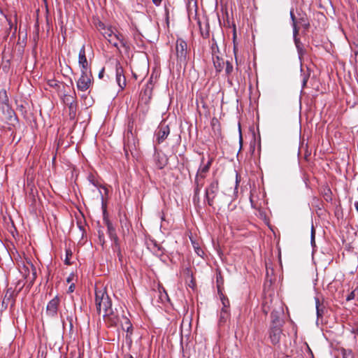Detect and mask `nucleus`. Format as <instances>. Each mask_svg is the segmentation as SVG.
Masks as SVG:
<instances>
[{
	"instance_id": "1",
	"label": "nucleus",
	"mask_w": 358,
	"mask_h": 358,
	"mask_svg": "<svg viewBox=\"0 0 358 358\" xmlns=\"http://www.w3.org/2000/svg\"><path fill=\"white\" fill-rule=\"evenodd\" d=\"M95 305L99 315L106 317L112 313L111 301L105 289H95Z\"/></svg>"
},
{
	"instance_id": "2",
	"label": "nucleus",
	"mask_w": 358,
	"mask_h": 358,
	"mask_svg": "<svg viewBox=\"0 0 358 358\" xmlns=\"http://www.w3.org/2000/svg\"><path fill=\"white\" fill-rule=\"evenodd\" d=\"M5 97L1 99V108L3 110L4 119L8 122L9 125H14L17 122V117L14 110L8 104V98L4 92Z\"/></svg>"
},
{
	"instance_id": "3",
	"label": "nucleus",
	"mask_w": 358,
	"mask_h": 358,
	"mask_svg": "<svg viewBox=\"0 0 358 358\" xmlns=\"http://www.w3.org/2000/svg\"><path fill=\"white\" fill-rule=\"evenodd\" d=\"M176 54L177 61L180 64H185L187 60V43L181 39L178 38L176 43Z\"/></svg>"
},
{
	"instance_id": "4",
	"label": "nucleus",
	"mask_w": 358,
	"mask_h": 358,
	"mask_svg": "<svg viewBox=\"0 0 358 358\" xmlns=\"http://www.w3.org/2000/svg\"><path fill=\"white\" fill-rule=\"evenodd\" d=\"M20 271L25 278L31 282L34 281L36 278V269L29 260L26 259V262H24L22 266L20 268Z\"/></svg>"
},
{
	"instance_id": "5",
	"label": "nucleus",
	"mask_w": 358,
	"mask_h": 358,
	"mask_svg": "<svg viewBox=\"0 0 358 358\" xmlns=\"http://www.w3.org/2000/svg\"><path fill=\"white\" fill-rule=\"evenodd\" d=\"M219 190V184L217 180L210 182L209 186L206 189V198L209 206H212L214 203V199Z\"/></svg>"
},
{
	"instance_id": "6",
	"label": "nucleus",
	"mask_w": 358,
	"mask_h": 358,
	"mask_svg": "<svg viewBox=\"0 0 358 358\" xmlns=\"http://www.w3.org/2000/svg\"><path fill=\"white\" fill-rule=\"evenodd\" d=\"M91 72H81V76L77 82V87L79 90L85 92L91 85Z\"/></svg>"
},
{
	"instance_id": "7",
	"label": "nucleus",
	"mask_w": 358,
	"mask_h": 358,
	"mask_svg": "<svg viewBox=\"0 0 358 358\" xmlns=\"http://www.w3.org/2000/svg\"><path fill=\"white\" fill-rule=\"evenodd\" d=\"M109 43L119 49L118 43H120L121 45L126 48L129 49V46L128 44L127 41L124 38L122 34L117 33L113 34L110 38H109L108 40Z\"/></svg>"
},
{
	"instance_id": "8",
	"label": "nucleus",
	"mask_w": 358,
	"mask_h": 358,
	"mask_svg": "<svg viewBox=\"0 0 358 358\" xmlns=\"http://www.w3.org/2000/svg\"><path fill=\"white\" fill-rule=\"evenodd\" d=\"M59 301V298L56 296L48 302L46 307V314L48 316L50 317H57Z\"/></svg>"
},
{
	"instance_id": "9",
	"label": "nucleus",
	"mask_w": 358,
	"mask_h": 358,
	"mask_svg": "<svg viewBox=\"0 0 358 358\" xmlns=\"http://www.w3.org/2000/svg\"><path fill=\"white\" fill-rule=\"evenodd\" d=\"M78 64L81 67V72H91L90 67L86 57L85 45H83L80 50L78 55Z\"/></svg>"
},
{
	"instance_id": "10",
	"label": "nucleus",
	"mask_w": 358,
	"mask_h": 358,
	"mask_svg": "<svg viewBox=\"0 0 358 358\" xmlns=\"http://www.w3.org/2000/svg\"><path fill=\"white\" fill-rule=\"evenodd\" d=\"M115 71H116V80H117V85H119V87L121 89H124V87L126 86V78L124 75L123 69L119 63H117V64H116Z\"/></svg>"
},
{
	"instance_id": "11",
	"label": "nucleus",
	"mask_w": 358,
	"mask_h": 358,
	"mask_svg": "<svg viewBox=\"0 0 358 358\" xmlns=\"http://www.w3.org/2000/svg\"><path fill=\"white\" fill-rule=\"evenodd\" d=\"M170 133V129L168 125H161L158 128L157 132V141L159 144L162 143L169 136Z\"/></svg>"
},
{
	"instance_id": "12",
	"label": "nucleus",
	"mask_w": 358,
	"mask_h": 358,
	"mask_svg": "<svg viewBox=\"0 0 358 358\" xmlns=\"http://www.w3.org/2000/svg\"><path fill=\"white\" fill-rule=\"evenodd\" d=\"M96 27L97 29L99 31V32L103 35V36L107 40L109 38H110L113 34H114V32L112 30L111 27H106L101 21L98 22V23L96 24Z\"/></svg>"
},
{
	"instance_id": "13",
	"label": "nucleus",
	"mask_w": 358,
	"mask_h": 358,
	"mask_svg": "<svg viewBox=\"0 0 358 358\" xmlns=\"http://www.w3.org/2000/svg\"><path fill=\"white\" fill-rule=\"evenodd\" d=\"M212 162H213V159H210L208 161L206 164H205L203 166H201L197 171L196 178H198L202 180H204L205 178H206V173L208 172V171L210 168V166L212 164Z\"/></svg>"
},
{
	"instance_id": "14",
	"label": "nucleus",
	"mask_w": 358,
	"mask_h": 358,
	"mask_svg": "<svg viewBox=\"0 0 358 358\" xmlns=\"http://www.w3.org/2000/svg\"><path fill=\"white\" fill-rule=\"evenodd\" d=\"M281 336V330L279 328L274 327L271 329L270 339L273 345H276L280 342Z\"/></svg>"
},
{
	"instance_id": "15",
	"label": "nucleus",
	"mask_w": 358,
	"mask_h": 358,
	"mask_svg": "<svg viewBox=\"0 0 358 358\" xmlns=\"http://www.w3.org/2000/svg\"><path fill=\"white\" fill-rule=\"evenodd\" d=\"M13 296L14 290H13L11 288L8 289L5 294L3 301L1 303V306H3L4 304H6L7 306L8 305L10 304V306H13L14 304Z\"/></svg>"
},
{
	"instance_id": "16",
	"label": "nucleus",
	"mask_w": 358,
	"mask_h": 358,
	"mask_svg": "<svg viewBox=\"0 0 358 358\" xmlns=\"http://www.w3.org/2000/svg\"><path fill=\"white\" fill-rule=\"evenodd\" d=\"M75 101H76V96L74 95L71 94H64L63 98V102L68 105L69 107L70 110H73L75 108Z\"/></svg>"
},
{
	"instance_id": "17",
	"label": "nucleus",
	"mask_w": 358,
	"mask_h": 358,
	"mask_svg": "<svg viewBox=\"0 0 358 358\" xmlns=\"http://www.w3.org/2000/svg\"><path fill=\"white\" fill-rule=\"evenodd\" d=\"M204 181L201 180L200 178H195V189H194V201H199V194L200 192V190L201 189L202 187L203 186Z\"/></svg>"
},
{
	"instance_id": "18",
	"label": "nucleus",
	"mask_w": 358,
	"mask_h": 358,
	"mask_svg": "<svg viewBox=\"0 0 358 358\" xmlns=\"http://www.w3.org/2000/svg\"><path fill=\"white\" fill-rule=\"evenodd\" d=\"M122 328L123 330L127 331L126 337L128 338L132 334V324L127 317H124L122 322Z\"/></svg>"
},
{
	"instance_id": "19",
	"label": "nucleus",
	"mask_w": 358,
	"mask_h": 358,
	"mask_svg": "<svg viewBox=\"0 0 358 358\" xmlns=\"http://www.w3.org/2000/svg\"><path fill=\"white\" fill-rule=\"evenodd\" d=\"M155 158L156 161V165L159 169H163L166 166L167 159L164 157L161 156L159 152L155 153Z\"/></svg>"
},
{
	"instance_id": "20",
	"label": "nucleus",
	"mask_w": 358,
	"mask_h": 358,
	"mask_svg": "<svg viewBox=\"0 0 358 358\" xmlns=\"http://www.w3.org/2000/svg\"><path fill=\"white\" fill-rule=\"evenodd\" d=\"M214 66L217 72H220L224 65V61L223 59L220 58L218 56L213 57Z\"/></svg>"
},
{
	"instance_id": "21",
	"label": "nucleus",
	"mask_w": 358,
	"mask_h": 358,
	"mask_svg": "<svg viewBox=\"0 0 358 358\" xmlns=\"http://www.w3.org/2000/svg\"><path fill=\"white\" fill-rule=\"evenodd\" d=\"M106 224H107V229H108V235H109L110 238L112 240H113L115 242H117L118 240V238L117 236L114 227L109 221H107Z\"/></svg>"
},
{
	"instance_id": "22",
	"label": "nucleus",
	"mask_w": 358,
	"mask_h": 358,
	"mask_svg": "<svg viewBox=\"0 0 358 358\" xmlns=\"http://www.w3.org/2000/svg\"><path fill=\"white\" fill-rule=\"evenodd\" d=\"M230 313L229 309H225V308H222L220 315L219 322L225 323L228 318L229 317Z\"/></svg>"
},
{
	"instance_id": "23",
	"label": "nucleus",
	"mask_w": 358,
	"mask_h": 358,
	"mask_svg": "<svg viewBox=\"0 0 358 358\" xmlns=\"http://www.w3.org/2000/svg\"><path fill=\"white\" fill-rule=\"evenodd\" d=\"M315 305L317 317H320L323 315L325 308L323 304L320 303L317 298H315Z\"/></svg>"
},
{
	"instance_id": "24",
	"label": "nucleus",
	"mask_w": 358,
	"mask_h": 358,
	"mask_svg": "<svg viewBox=\"0 0 358 358\" xmlns=\"http://www.w3.org/2000/svg\"><path fill=\"white\" fill-rule=\"evenodd\" d=\"M221 301H222V303L223 305L222 308H225V309H229V299L227 298H226L225 296H221Z\"/></svg>"
},
{
	"instance_id": "25",
	"label": "nucleus",
	"mask_w": 358,
	"mask_h": 358,
	"mask_svg": "<svg viewBox=\"0 0 358 358\" xmlns=\"http://www.w3.org/2000/svg\"><path fill=\"white\" fill-rule=\"evenodd\" d=\"M294 42H295V45H296V47L298 50V52L299 54H301L302 52V43H301V41H299V38H297L296 37H295V39H294Z\"/></svg>"
},
{
	"instance_id": "26",
	"label": "nucleus",
	"mask_w": 358,
	"mask_h": 358,
	"mask_svg": "<svg viewBox=\"0 0 358 358\" xmlns=\"http://www.w3.org/2000/svg\"><path fill=\"white\" fill-rule=\"evenodd\" d=\"M233 71V66L232 64L229 62H227L226 63V69H225V72H226V74L227 76L230 75Z\"/></svg>"
},
{
	"instance_id": "27",
	"label": "nucleus",
	"mask_w": 358,
	"mask_h": 358,
	"mask_svg": "<svg viewBox=\"0 0 358 358\" xmlns=\"http://www.w3.org/2000/svg\"><path fill=\"white\" fill-rule=\"evenodd\" d=\"M66 259H65V264H67V265H70L71 264V262H70V257H71L72 255V252L70 250H67L66 252Z\"/></svg>"
},
{
	"instance_id": "28",
	"label": "nucleus",
	"mask_w": 358,
	"mask_h": 358,
	"mask_svg": "<svg viewBox=\"0 0 358 358\" xmlns=\"http://www.w3.org/2000/svg\"><path fill=\"white\" fill-rule=\"evenodd\" d=\"M143 93L145 95H148L150 99L152 94V87H150L149 85H147Z\"/></svg>"
},
{
	"instance_id": "29",
	"label": "nucleus",
	"mask_w": 358,
	"mask_h": 358,
	"mask_svg": "<svg viewBox=\"0 0 358 358\" xmlns=\"http://www.w3.org/2000/svg\"><path fill=\"white\" fill-rule=\"evenodd\" d=\"M343 358H353V355L350 351L344 350L343 352Z\"/></svg>"
},
{
	"instance_id": "30",
	"label": "nucleus",
	"mask_w": 358,
	"mask_h": 358,
	"mask_svg": "<svg viewBox=\"0 0 358 358\" xmlns=\"http://www.w3.org/2000/svg\"><path fill=\"white\" fill-rule=\"evenodd\" d=\"M315 229H314L313 227H312V229H311V244H312V245H315Z\"/></svg>"
},
{
	"instance_id": "31",
	"label": "nucleus",
	"mask_w": 358,
	"mask_h": 358,
	"mask_svg": "<svg viewBox=\"0 0 358 358\" xmlns=\"http://www.w3.org/2000/svg\"><path fill=\"white\" fill-rule=\"evenodd\" d=\"M293 27H294V37L295 38V37H296V35L299 33V29L296 27V22H294Z\"/></svg>"
},
{
	"instance_id": "32",
	"label": "nucleus",
	"mask_w": 358,
	"mask_h": 358,
	"mask_svg": "<svg viewBox=\"0 0 358 358\" xmlns=\"http://www.w3.org/2000/svg\"><path fill=\"white\" fill-rule=\"evenodd\" d=\"M133 124H134V120L132 119V117H131V118H129V122H128V127L131 131L133 128Z\"/></svg>"
},
{
	"instance_id": "33",
	"label": "nucleus",
	"mask_w": 358,
	"mask_h": 358,
	"mask_svg": "<svg viewBox=\"0 0 358 358\" xmlns=\"http://www.w3.org/2000/svg\"><path fill=\"white\" fill-rule=\"evenodd\" d=\"M303 23L302 24V26L305 28V29H308L309 27V22L308 21H305L303 18L301 19Z\"/></svg>"
},
{
	"instance_id": "34",
	"label": "nucleus",
	"mask_w": 358,
	"mask_h": 358,
	"mask_svg": "<svg viewBox=\"0 0 358 358\" xmlns=\"http://www.w3.org/2000/svg\"><path fill=\"white\" fill-rule=\"evenodd\" d=\"M6 258H7L9 264H11V265H13V262L10 259V255H9L8 252H7V250H6Z\"/></svg>"
},
{
	"instance_id": "35",
	"label": "nucleus",
	"mask_w": 358,
	"mask_h": 358,
	"mask_svg": "<svg viewBox=\"0 0 358 358\" xmlns=\"http://www.w3.org/2000/svg\"><path fill=\"white\" fill-rule=\"evenodd\" d=\"M355 297V293L354 292H352L347 297V301H350L352 299H353Z\"/></svg>"
},
{
	"instance_id": "36",
	"label": "nucleus",
	"mask_w": 358,
	"mask_h": 358,
	"mask_svg": "<svg viewBox=\"0 0 358 358\" xmlns=\"http://www.w3.org/2000/svg\"><path fill=\"white\" fill-rule=\"evenodd\" d=\"M5 20H6V22L7 25L9 26L10 29H12L11 21L10 20H8L6 16H5Z\"/></svg>"
},
{
	"instance_id": "37",
	"label": "nucleus",
	"mask_w": 358,
	"mask_h": 358,
	"mask_svg": "<svg viewBox=\"0 0 358 358\" xmlns=\"http://www.w3.org/2000/svg\"><path fill=\"white\" fill-rule=\"evenodd\" d=\"M152 1L156 6H159L161 4L162 0H152Z\"/></svg>"
},
{
	"instance_id": "38",
	"label": "nucleus",
	"mask_w": 358,
	"mask_h": 358,
	"mask_svg": "<svg viewBox=\"0 0 358 358\" xmlns=\"http://www.w3.org/2000/svg\"><path fill=\"white\" fill-rule=\"evenodd\" d=\"M74 289H75V285L73 283H72L69 287V292L71 293L74 291Z\"/></svg>"
},
{
	"instance_id": "39",
	"label": "nucleus",
	"mask_w": 358,
	"mask_h": 358,
	"mask_svg": "<svg viewBox=\"0 0 358 358\" xmlns=\"http://www.w3.org/2000/svg\"><path fill=\"white\" fill-rule=\"evenodd\" d=\"M194 2V4L196 3V1L195 0H187V4L188 6H190L191 3Z\"/></svg>"
},
{
	"instance_id": "40",
	"label": "nucleus",
	"mask_w": 358,
	"mask_h": 358,
	"mask_svg": "<svg viewBox=\"0 0 358 358\" xmlns=\"http://www.w3.org/2000/svg\"><path fill=\"white\" fill-rule=\"evenodd\" d=\"M103 73H104V69H101V71L99 72V77L100 78H101L103 77Z\"/></svg>"
},
{
	"instance_id": "41",
	"label": "nucleus",
	"mask_w": 358,
	"mask_h": 358,
	"mask_svg": "<svg viewBox=\"0 0 358 358\" xmlns=\"http://www.w3.org/2000/svg\"><path fill=\"white\" fill-rule=\"evenodd\" d=\"M73 274H71L70 276H69V277H68V278H67L66 281H67L68 282H70L73 280Z\"/></svg>"
},
{
	"instance_id": "42",
	"label": "nucleus",
	"mask_w": 358,
	"mask_h": 358,
	"mask_svg": "<svg viewBox=\"0 0 358 358\" xmlns=\"http://www.w3.org/2000/svg\"><path fill=\"white\" fill-rule=\"evenodd\" d=\"M290 15L293 22H295V16L292 12L290 13Z\"/></svg>"
},
{
	"instance_id": "43",
	"label": "nucleus",
	"mask_w": 358,
	"mask_h": 358,
	"mask_svg": "<svg viewBox=\"0 0 358 358\" xmlns=\"http://www.w3.org/2000/svg\"><path fill=\"white\" fill-rule=\"evenodd\" d=\"M196 252L199 255H201L200 252L203 253V251L199 248H196Z\"/></svg>"
},
{
	"instance_id": "44",
	"label": "nucleus",
	"mask_w": 358,
	"mask_h": 358,
	"mask_svg": "<svg viewBox=\"0 0 358 358\" xmlns=\"http://www.w3.org/2000/svg\"><path fill=\"white\" fill-rule=\"evenodd\" d=\"M355 207L356 208V210L358 212V201H356L355 203Z\"/></svg>"
},
{
	"instance_id": "45",
	"label": "nucleus",
	"mask_w": 358,
	"mask_h": 358,
	"mask_svg": "<svg viewBox=\"0 0 358 358\" xmlns=\"http://www.w3.org/2000/svg\"><path fill=\"white\" fill-rule=\"evenodd\" d=\"M242 143V136H241H241H240V143Z\"/></svg>"
},
{
	"instance_id": "46",
	"label": "nucleus",
	"mask_w": 358,
	"mask_h": 358,
	"mask_svg": "<svg viewBox=\"0 0 358 358\" xmlns=\"http://www.w3.org/2000/svg\"><path fill=\"white\" fill-rule=\"evenodd\" d=\"M127 358H134V357L131 355H129Z\"/></svg>"
},
{
	"instance_id": "47",
	"label": "nucleus",
	"mask_w": 358,
	"mask_h": 358,
	"mask_svg": "<svg viewBox=\"0 0 358 358\" xmlns=\"http://www.w3.org/2000/svg\"><path fill=\"white\" fill-rule=\"evenodd\" d=\"M203 160H204V157H203L201 158V162H202V163L203 162Z\"/></svg>"
},
{
	"instance_id": "48",
	"label": "nucleus",
	"mask_w": 358,
	"mask_h": 358,
	"mask_svg": "<svg viewBox=\"0 0 358 358\" xmlns=\"http://www.w3.org/2000/svg\"><path fill=\"white\" fill-rule=\"evenodd\" d=\"M355 234L358 237V231L355 233Z\"/></svg>"
},
{
	"instance_id": "49",
	"label": "nucleus",
	"mask_w": 358,
	"mask_h": 358,
	"mask_svg": "<svg viewBox=\"0 0 358 358\" xmlns=\"http://www.w3.org/2000/svg\"><path fill=\"white\" fill-rule=\"evenodd\" d=\"M357 190H358V187H357Z\"/></svg>"
}]
</instances>
